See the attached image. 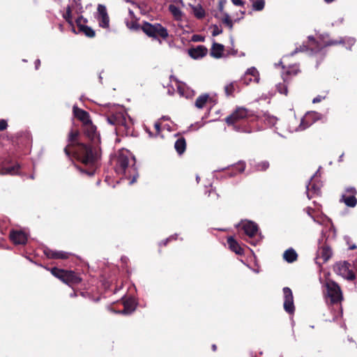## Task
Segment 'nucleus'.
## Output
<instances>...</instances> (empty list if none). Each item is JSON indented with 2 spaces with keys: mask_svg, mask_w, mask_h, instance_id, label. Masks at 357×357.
<instances>
[{
  "mask_svg": "<svg viewBox=\"0 0 357 357\" xmlns=\"http://www.w3.org/2000/svg\"><path fill=\"white\" fill-rule=\"evenodd\" d=\"M79 131L71 130L68 134L69 144L64 148L65 154L69 158H75L84 167H77L79 170L88 175H94L98 168V161L101 157V149L97 145L88 146L87 144L79 142Z\"/></svg>",
  "mask_w": 357,
  "mask_h": 357,
  "instance_id": "obj_1",
  "label": "nucleus"
},
{
  "mask_svg": "<svg viewBox=\"0 0 357 357\" xmlns=\"http://www.w3.org/2000/svg\"><path fill=\"white\" fill-rule=\"evenodd\" d=\"M257 119V116L253 111L243 107H238L225 118V122L237 132L251 133L252 129L247 124V121L250 119V121H254Z\"/></svg>",
  "mask_w": 357,
  "mask_h": 357,
  "instance_id": "obj_2",
  "label": "nucleus"
},
{
  "mask_svg": "<svg viewBox=\"0 0 357 357\" xmlns=\"http://www.w3.org/2000/svg\"><path fill=\"white\" fill-rule=\"evenodd\" d=\"M115 170L118 174L127 176L137 171L135 158L128 150L119 151L116 158Z\"/></svg>",
  "mask_w": 357,
  "mask_h": 357,
  "instance_id": "obj_3",
  "label": "nucleus"
},
{
  "mask_svg": "<svg viewBox=\"0 0 357 357\" xmlns=\"http://www.w3.org/2000/svg\"><path fill=\"white\" fill-rule=\"evenodd\" d=\"M324 287V296L326 303L330 305L341 304L344 300L343 293L340 286L331 279L326 280Z\"/></svg>",
  "mask_w": 357,
  "mask_h": 357,
  "instance_id": "obj_4",
  "label": "nucleus"
},
{
  "mask_svg": "<svg viewBox=\"0 0 357 357\" xmlns=\"http://www.w3.org/2000/svg\"><path fill=\"white\" fill-rule=\"evenodd\" d=\"M344 44L345 39L342 37H340L338 39H329L324 40L323 44H320L313 36H308L307 44L301 46L300 48H296L295 52L310 50L312 52L317 53L324 47Z\"/></svg>",
  "mask_w": 357,
  "mask_h": 357,
  "instance_id": "obj_5",
  "label": "nucleus"
},
{
  "mask_svg": "<svg viewBox=\"0 0 357 357\" xmlns=\"http://www.w3.org/2000/svg\"><path fill=\"white\" fill-rule=\"evenodd\" d=\"M107 122L116 127L117 135H132V127L130 123L127 122L125 115L122 112H116L108 115L107 117Z\"/></svg>",
  "mask_w": 357,
  "mask_h": 357,
  "instance_id": "obj_6",
  "label": "nucleus"
},
{
  "mask_svg": "<svg viewBox=\"0 0 357 357\" xmlns=\"http://www.w3.org/2000/svg\"><path fill=\"white\" fill-rule=\"evenodd\" d=\"M142 31L149 38L156 40L161 43V40H166L169 37L167 28L160 23H150L144 21L142 24Z\"/></svg>",
  "mask_w": 357,
  "mask_h": 357,
  "instance_id": "obj_7",
  "label": "nucleus"
},
{
  "mask_svg": "<svg viewBox=\"0 0 357 357\" xmlns=\"http://www.w3.org/2000/svg\"><path fill=\"white\" fill-rule=\"evenodd\" d=\"M55 278L70 287L77 285L82 282L79 274L74 271L65 270L57 267L46 268Z\"/></svg>",
  "mask_w": 357,
  "mask_h": 357,
  "instance_id": "obj_8",
  "label": "nucleus"
},
{
  "mask_svg": "<svg viewBox=\"0 0 357 357\" xmlns=\"http://www.w3.org/2000/svg\"><path fill=\"white\" fill-rule=\"evenodd\" d=\"M357 190L354 187H346L342 192L340 202L344 203L347 206L354 208L357 205Z\"/></svg>",
  "mask_w": 357,
  "mask_h": 357,
  "instance_id": "obj_9",
  "label": "nucleus"
},
{
  "mask_svg": "<svg viewBox=\"0 0 357 357\" xmlns=\"http://www.w3.org/2000/svg\"><path fill=\"white\" fill-rule=\"evenodd\" d=\"M351 264L346 261L337 262L333 267L334 272L348 280H354V273L350 269Z\"/></svg>",
  "mask_w": 357,
  "mask_h": 357,
  "instance_id": "obj_10",
  "label": "nucleus"
},
{
  "mask_svg": "<svg viewBox=\"0 0 357 357\" xmlns=\"http://www.w3.org/2000/svg\"><path fill=\"white\" fill-rule=\"evenodd\" d=\"M84 132L85 135L91 141L90 144H87L88 146L97 145L100 147L99 144L100 142V135L96 131V127L92 123V121L87 123L83 126Z\"/></svg>",
  "mask_w": 357,
  "mask_h": 357,
  "instance_id": "obj_11",
  "label": "nucleus"
},
{
  "mask_svg": "<svg viewBox=\"0 0 357 357\" xmlns=\"http://www.w3.org/2000/svg\"><path fill=\"white\" fill-rule=\"evenodd\" d=\"M284 294V310L289 314H292L295 311L294 304V296L292 291L289 287H285L282 289Z\"/></svg>",
  "mask_w": 357,
  "mask_h": 357,
  "instance_id": "obj_12",
  "label": "nucleus"
},
{
  "mask_svg": "<svg viewBox=\"0 0 357 357\" xmlns=\"http://www.w3.org/2000/svg\"><path fill=\"white\" fill-rule=\"evenodd\" d=\"M96 18L100 27L103 29H108L109 27V17L105 5H98Z\"/></svg>",
  "mask_w": 357,
  "mask_h": 357,
  "instance_id": "obj_13",
  "label": "nucleus"
},
{
  "mask_svg": "<svg viewBox=\"0 0 357 357\" xmlns=\"http://www.w3.org/2000/svg\"><path fill=\"white\" fill-rule=\"evenodd\" d=\"M323 119L322 114L317 112H307L302 119L300 128L302 130L306 129L314 122L321 120Z\"/></svg>",
  "mask_w": 357,
  "mask_h": 357,
  "instance_id": "obj_14",
  "label": "nucleus"
},
{
  "mask_svg": "<svg viewBox=\"0 0 357 357\" xmlns=\"http://www.w3.org/2000/svg\"><path fill=\"white\" fill-rule=\"evenodd\" d=\"M43 254L50 259H67L71 256L70 252L62 250H55L47 247L43 249Z\"/></svg>",
  "mask_w": 357,
  "mask_h": 357,
  "instance_id": "obj_15",
  "label": "nucleus"
},
{
  "mask_svg": "<svg viewBox=\"0 0 357 357\" xmlns=\"http://www.w3.org/2000/svg\"><path fill=\"white\" fill-rule=\"evenodd\" d=\"M9 237L15 245H25L28 239L26 233L20 230L10 231Z\"/></svg>",
  "mask_w": 357,
  "mask_h": 357,
  "instance_id": "obj_16",
  "label": "nucleus"
},
{
  "mask_svg": "<svg viewBox=\"0 0 357 357\" xmlns=\"http://www.w3.org/2000/svg\"><path fill=\"white\" fill-rule=\"evenodd\" d=\"M241 229L249 238H253L257 233L258 225L252 221H245L242 223Z\"/></svg>",
  "mask_w": 357,
  "mask_h": 357,
  "instance_id": "obj_17",
  "label": "nucleus"
},
{
  "mask_svg": "<svg viewBox=\"0 0 357 357\" xmlns=\"http://www.w3.org/2000/svg\"><path fill=\"white\" fill-rule=\"evenodd\" d=\"M332 255L333 251L331 248L325 243L319 248L317 259H321L322 263H326L331 258Z\"/></svg>",
  "mask_w": 357,
  "mask_h": 357,
  "instance_id": "obj_18",
  "label": "nucleus"
},
{
  "mask_svg": "<svg viewBox=\"0 0 357 357\" xmlns=\"http://www.w3.org/2000/svg\"><path fill=\"white\" fill-rule=\"evenodd\" d=\"M208 53V49L204 45H198L188 50L189 56L194 59H199L205 56Z\"/></svg>",
  "mask_w": 357,
  "mask_h": 357,
  "instance_id": "obj_19",
  "label": "nucleus"
},
{
  "mask_svg": "<svg viewBox=\"0 0 357 357\" xmlns=\"http://www.w3.org/2000/svg\"><path fill=\"white\" fill-rule=\"evenodd\" d=\"M301 73L299 66L296 64L289 66L287 70L282 73V77L284 82H291L292 77Z\"/></svg>",
  "mask_w": 357,
  "mask_h": 357,
  "instance_id": "obj_20",
  "label": "nucleus"
},
{
  "mask_svg": "<svg viewBox=\"0 0 357 357\" xmlns=\"http://www.w3.org/2000/svg\"><path fill=\"white\" fill-rule=\"evenodd\" d=\"M73 114L75 118L82 122L83 126L91 121L89 113L77 106H74L73 109Z\"/></svg>",
  "mask_w": 357,
  "mask_h": 357,
  "instance_id": "obj_21",
  "label": "nucleus"
},
{
  "mask_svg": "<svg viewBox=\"0 0 357 357\" xmlns=\"http://www.w3.org/2000/svg\"><path fill=\"white\" fill-rule=\"evenodd\" d=\"M229 249L238 255H244V249L233 236H229L227 240Z\"/></svg>",
  "mask_w": 357,
  "mask_h": 357,
  "instance_id": "obj_22",
  "label": "nucleus"
},
{
  "mask_svg": "<svg viewBox=\"0 0 357 357\" xmlns=\"http://www.w3.org/2000/svg\"><path fill=\"white\" fill-rule=\"evenodd\" d=\"M307 194L309 199L321 194V184L311 180L307 185Z\"/></svg>",
  "mask_w": 357,
  "mask_h": 357,
  "instance_id": "obj_23",
  "label": "nucleus"
},
{
  "mask_svg": "<svg viewBox=\"0 0 357 357\" xmlns=\"http://www.w3.org/2000/svg\"><path fill=\"white\" fill-rule=\"evenodd\" d=\"M224 51L225 46L223 45L213 42L210 50V55L213 58L220 59L222 56Z\"/></svg>",
  "mask_w": 357,
  "mask_h": 357,
  "instance_id": "obj_24",
  "label": "nucleus"
},
{
  "mask_svg": "<svg viewBox=\"0 0 357 357\" xmlns=\"http://www.w3.org/2000/svg\"><path fill=\"white\" fill-rule=\"evenodd\" d=\"M75 7L74 5H68L66 7V12L65 14L63 15V18L66 20V21L72 27V31L77 33L75 31V29L74 26V23L73 22V17H72V11L74 10Z\"/></svg>",
  "mask_w": 357,
  "mask_h": 357,
  "instance_id": "obj_25",
  "label": "nucleus"
},
{
  "mask_svg": "<svg viewBox=\"0 0 357 357\" xmlns=\"http://www.w3.org/2000/svg\"><path fill=\"white\" fill-rule=\"evenodd\" d=\"M186 141L183 137H180L175 142L174 149L178 155H182L186 149Z\"/></svg>",
  "mask_w": 357,
  "mask_h": 357,
  "instance_id": "obj_26",
  "label": "nucleus"
},
{
  "mask_svg": "<svg viewBox=\"0 0 357 357\" xmlns=\"http://www.w3.org/2000/svg\"><path fill=\"white\" fill-rule=\"evenodd\" d=\"M189 6L192 8V13L197 19L202 20L205 17L206 12L201 4H197V6L189 4Z\"/></svg>",
  "mask_w": 357,
  "mask_h": 357,
  "instance_id": "obj_27",
  "label": "nucleus"
},
{
  "mask_svg": "<svg viewBox=\"0 0 357 357\" xmlns=\"http://www.w3.org/2000/svg\"><path fill=\"white\" fill-rule=\"evenodd\" d=\"M78 33L84 34L88 38H94L96 36L95 31L85 24H78Z\"/></svg>",
  "mask_w": 357,
  "mask_h": 357,
  "instance_id": "obj_28",
  "label": "nucleus"
},
{
  "mask_svg": "<svg viewBox=\"0 0 357 357\" xmlns=\"http://www.w3.org/2000/svg\"><path fill=\"white\" fill-rule=\"evenodd\" d=\"M283 258L288 263H293L297 260L298 255L293 248H289L284 251Z\"/></svg>",
  "mask_w": 357,
  "mask_h": 357,
  "instance_id": "obj_29",
  "label": "nucleus"
},
{
  "mask_svg": "<svg viewBox=\"0 0 357 357\" xmlns=\"http://www.w3.org/2000/svg\"><path fill=\"white\" fill-rule=\"evenodd\" d=\"M169 10L173 15L175 20L181 21L183 20V13L178 7L173 4H170L169 6Z\"/></svg>",
  "mask_w": 357,
  "mask_h": 357,
  "instance_id": "obj_30",
  "label": "nucleus"
},
{
  "mask_svg": "<svg viewBox=\"0 0 357 357\" xmlns=\"http://www.w3.org/2000/svg\"><path fill=\"white\" fill-rule=\"evenodd\" d=\"M135 302L132 300H126L123 302V309L121 310V312L126 314H131L135 311Z\"/></svg>",
  "mask_w": 357,
  "mask_h": 357,
  "instance_id": "obj_31",
  "label": "nucleus"
},
{
  "mask_svg": "<svg viewBox=\"0 0 357 357\" xmlns=\"http://www.w3.org/2000/svg\"><path fill=\"white\" fill-rule=\"evenodd\" d=\"M209 96L208 94H202L199 96L195 100V106L199 109H202L207 102Z\"/></svg>",
  "mask_w": 357,
  "mask_h": 357,
  "instance_id": "obj_32",
  "label": "nucleus"
},
{
  "mask_svg": "<svg viewBox=\"0 0 357 357\" xmlns=\"http://www.w3.org/2000/svg\"><path fill=\"white\" fill-rule=\"evenodd\" d=\"M245 162L244 161H239L232 167V171L235 172L231 174V176H235L238 173H243L245 169Z\"/></svg>",
  "mask_w": 357,
  "mask_h": 357,
  "instance_id": "obj_33",
  "label": "nucleus"
},
{
  "mask_svg": "<svg viewBox=\"0 0 357 357\" xmlns=\"http://www.w3.org/2000/svg\"><path fill=\"white\" fill-rule=\"evenodd\" d=\"M20 169V165L17 163L15 165L10 166L8 167L3 168V171L5 174H8L11 175H16L19 174V170Z\"/></svg>",
  "mask_w": 357,
  "mask_h": 357,
  "instance_id": "obj_34",
  "label": "nucleus"
},
{
  "mask_svg": "<svg viewBox=\"0 0 357 357\" xmlns=\"http://www.w3.org/2000/svg\"><path fill=\"white\" fill-rule=\"evenodd\" d=\"M290 82H285L283 81L282 83H279L278 84H277L276 87H277L278 91L280 94H283V95L287 96L288 94L287 85Z\"/></svg>",
  "mask_w": 357,
  "mask_h": 357,
  "instance_id": "obj_35",
  "label": "nucleus"
},
{
  "mask_svg": "<svg viewBox=\"0 0 357 357\" xmlns=\"http://www.w3.org/2000/svg\"><path fill=\"white\" fill-rule=\"evenodd\" d=\"M236 83L235 82H231L225 86V92L227 96H233L235 91Z\"/></svg>",
  "mask_w": 357,
  "mask_h": 357,
  "instance_id": "obj_36",
  "label": "nucleus"
},
{
  "mask_svg": "<svg viewBox=\"0 0 357 357\" xmlns=\"http://www.w3.org/2000/svg\"><path fill=\"white\" fill-rule=\"evenodd\" d=\"M265 6L264 0H257L253 3V9L257 11H261L264 9Z\"/></svg>",
  "mask_w": 357,
  "mask_h": 357,
  "instance_id": "obj_37",
  "label": "nucleus"
},
{
  "mask_svg": "<svg viewBox=\"0 0 357 357\" xmlns=\"http://www.w3.org/2000/svg\"><path fill=\"white\" fill-rule=\"evenodd\" d=\"M71 5H74V10L77 13H82L83 12V7L81 3V0H73Z\"/></svg>",
  "mask_w": 357,
  "mask_h": 357,
  "instance_id": "obj_38",
  "label": "nucleus"
},
{
  "mask_svg": "<svg viewBox=\"0 0 357 357\" xmlns=\"http://www.w3.org/2000/svg\"><path fill=\"white\" fill-rule=\"evenodd\" d=\"M224 18L222 19V22L226 24L230 29L233 28V22L230 18V16L227 13H223Z\"/></svg>",
  "mask_w": 357,
  "mask_h": 357,
  "instance_id": "obj_39",
  "label": "nucleus"
},
{
  "mask_svg": "<svg viewBox=\"0 0 357 357\" xmlns=\"http://www.w3.org/2000/svg\"><path fill=\"white\" fill-rule=\"evenodd\" d=\"M269 167V163L267 161H262L256 165L257 171H266Z\"/></svg>",
  "mask_w": 357,
  "mask_h": 357,
  "instance_id": "obj_40",
  "label": "nucleus"
},
{
  "mask_svg": "<svg viewBox=\"0 0 357 357\" xmlns=\"http://www.w3.org/2000/svg\"><path fill=\"white\" fill-rule=\"evenodd\" d=\"M129 29L138 31L139 29L142 30V25L138 24L136 21H132L129 24H127Z\"/></svg>",
  "mask_w": 357,
  "mask_h": 357,
  "instance_id": "obj_41",
  "label": "nucleus"
},
{
  "mask_svg": "<svg viewBox=\"0 0 357 357\" xmlns=\"http://www.w3.org/2000/svg\"><path fill=\"white\" fill-rule=\"evenodd\" d=\"M176 238H177L176 235H172V236H169V238H166L165 240L162 241L159 243V246L160 247L166 246L170 241H175V240H176Z\"/></svg>",
  "mask_w": 357,
  "mask_h": 357,
  "instance_id": "obj_42",
  "label": "nucleus"
},
{
  "mask_svg": "<svg viewBox=\"0 0 357 357\" xmlns=\"http://www.w3.org/2000/svg\"><path fill=\"white\" fill-rule=\"evenodd\" d=\"M222 33V29L220 28L218 25L215 24L213 26V31L212 36H216Z\"/></svg>",
  "mask_w": 357,
  "mask_h": 357,
  "instance_id": "obj_43",
  "label": "nucleus"
},
{
  "mask_svg": "<svg viewBox=\"0 0 357 357\" xmlns=\"http://www.w3.org/2000/svg\"><path fill=\"white\" fill-rule=\"evenodd\" d=\"M205 40V38L201 35L195 34L193 35L192 37V40L193 42H204Z\"/></svg>",
  "mask_w": 357,
  "mask_h": 357,
  "instance_id": "obj_44",
  "label": "nucleus"
},
{
  "mask_svg": "<svg viewBox=\"0 0 357 357\" xmlns=\"http://www.w3.org/2000/svg\"><path fill=\"white\" fill-rule=\"evenodd\" d=\"M226 0H220L218 3V10L223 14L224 13V7L226 4Z\"/></svg>",
  "mask_w": 357,
  "mask_h": 357,
  "instance_id": "obj_45",
  "label": "nucleus"
},
{
  "mask_svg": "<svg viewBox=\"0 0 357 357\" xmlns=\"http://www.w3.org/2000/svg\"><path fill=\"white\" fill-rule=\"evenodd\" d=\"M8 126L7 121L4 119L0 120V131L4 130Z\"/></svg>",
  "mask_w": 357,
  "mask_h": 357,
  "instance_id": "obj_46",
  "label": "nucleus"
},
{
  "mask_svg": "<svg viewBox=\"0 0 357 357\" xmlns=\"http://www.w3.org/2000/svg\"><path fill=\"white\" fill-rule=\"evenodd\" d=\"M231 1L235 6H243L244 5V1H243L242 0H231Z\"/></svg>",
  "mask_w": 357,
  "mask_h": 357,
  "instance_id": "obj_47",
  "label": "nucleus"
},
{
  "mask_svg": "<svg viewBox=\"0 0 357 357\" xmlns=\"http://www.w3.org/2000/svg\"><path fill=\"white\" fill-rule=\"evenodd\" d=\"M83 19H84V17H83L82 15L79 16V17L76 19V20H75V23H76V24H77V27H78V24H83L82 23V20H83Z\"/></svg>",
  "mask_w": 357,
  "mask_h": 357,
  "instance_id": "obj_48",
  "label": "nucleus"
},
{
  "mask_svg": "<svg viewBox=\"0 0 357 357\" xmlns=\"http://www.w3.org/2000/svg\"><path fill=\"white\" fill-rule=\"evenodd\" d=\"M211 195H214V197H215V199H218V197H219V195L215 192V191L214 190H209L208 192V196H211Z\"/></svg>",
  "mask_w": 357,
  "mask_h": 357,
  "instance_id": "obj_49",
  "label": "nucleus"
},
{
  "mask_svg": "<svg viewBox=\"0 0 357 357\" xmlns=\"http://www.w3.org/2000/svg\"><path fill=\"white\" fill-rule=\"evenodd\" d=\"M160 126H161L160 123H159V122H156L154 124V127H155V130H156L158 133L160 132Z\"/></svg>",
  "mask_w": 357,
  "mask_h": 357,
  "instance_id": "obj_50",
  "label": "nucleus"
},
{
  "mask_svg": "<svg viewBox=\"0 0 357 357\" xmlns=\"http://www.w3.org/2000/svg\"><path fill=\"white\" fill-rule=\"evenodd\" d=\"M321 99H322V98L319 96L313 99L312 102L313 103L319 102L321 100Z\"/></svg>",
  "mask_w": 357,
  "mask_h": 357,
  "instance_id": "obj_51",
  "label": "nucleus"
},
{
  "mask_svg": "<svg viewBox=\"0 0 357 357\" xmlns=\"http://www.w3.org/2000/svg\"><path fill=\"white\" fill-rule=\"evenodd\" d=\"M40 65V59H36V61H35V66H36V69L38 70L39 66Z\"/></svg>",
  "mask_w": 357,
  "mask_h": 357,
  "instance_id": "obj_52",
  "label": "nucleus"
},
{
  "mask_svg": "<svg viewBox=\"0 0 357 357\" xmlns=\"http://www.w3.org/2000/svg\"><path fill=\"white\" fill-rule=\"evenodd\" d=\"M249 73L252 74L253 76H255V74L257 73V71L256 70L255 68H253L252 70H249Z\"/></svg>",
  "mask_w": 357,
  "mask_h": 357,
  "instance_id": "obj_53",
  "label": "nucleus"
},
{
  "mask_svg": "<svg viewBox=\"0 0 357 357\" xmlns=\"http://www.w3.org/2000/svg\"><path fill=\"white\" fill-rule=\"evenodd\" d=\"M178 91H179V93H180L182 96H183V95H184V94H183V91H182V88H181V86H178Z\"/></svg>",
  "mask_w": 357,
  "mask_h": 357,
  "instance_id": "obj_54",
  "label": "nucleus"
},
{
  "mask_svg": "<svg viewBox=\"0 0 357 357\" xmlns=\"http://www.w3.org/2000/svg\"><path fill=\"white\" fill-rule=\"evenodd\" d=\"M135 174H137V171H136V172H132L130 175H129V174H128V176H131V175L132 174V175H133V179H135ZM132 182H134V180H132Z\"/></svg>",
  "mask_w": 357,
  "mask_h": 357,
  "instance_id": "obj_55",
  "label": "nucleus"
},
{
  "mask_svg": "<svg viewBox=\"0 0 357 357\" xmlns=\"http://www.w3.org/2000/svg\"><path fill=\"white\" fill-rule=\"evenodd\" d=\"M211 348L213 351H215L217 350V346L215 344H213Z\"/></svg>",
  "mask_w": 357,
  "mask_h": 357,
  "instance_id": "obj_56",
  "label": "nucleus"
},
{
  "mask_svg": "<svg viewBox=\"0 0 357 357\" xmlns=\"http://www.w3.org/2000/svg\"><path fill=\"white\" fill-rule=\"evenodd\" d=\"M87 22H88V20L86 18L84 17V19L82 21V23L84 24H86Z\"/></svg>",
  "mask_w": 357,
  "mask_h": 357,
  "instance_id": "obj_57",
  "label": "nucleus"
},
{
  "mask_svg": "<svg viewBox=\"0 0 357 357\" xmlns=\"http://www.w3.org/2000/svg\"><path fill=\"white\" fill-rule=\"evenodd\" d=\"M324 1L326 3H331L333 2V1H335V0H324Z\"/></svg>",
  "mask_w": 357,
  "mask_h": 357,
  "instance_id": "obj_58",
  "label": "nucleus"
},
{
  "mask_svg": "<svg viewBox=\"0 0 357 357\" xmlns=\"http://www.w3.org/2000/svg\"><path fill=\"white\" fill-rule=\"evenodd\" d=\"M356 245H353V246L350 247V249H351V250H354V249H356Z\"/></svg>",
  "mask_w": 357,
  "mask_h": 357,
  "instance_id": "obj_59",
  "label": "nucleus"
}]
</instances>
